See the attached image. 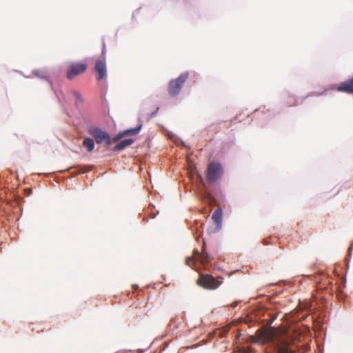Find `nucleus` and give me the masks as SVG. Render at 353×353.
<instances>
[{
    "mask_svg": "<svg viewBox=\"0 0 353 353\" xmlns=\"http://www.w3.org/2000/svg\"><path fill=\"white\" fill-rule=\"evenodd\" d=\"M250 340L253 343L265 344L270 342L277 348V353H294L285 344H284L283 347L279 346L280 339L276 331L272 327L257 330L255 334L251 337Z\"/></svg>",
    "mask_w": 353,
    "mask_h": 353,
    "instance_id": "f257e3e1",
    "label": "nucleus"
},
{
    "mask_svg": "<svg viewBox=\"0 0 353 353\" xmlns=\"http://www.w3.org/2000/svg\"><path fill=\"white\" fill-rule=\"evenodd\" d=\"M196 261H199L203 265H207L210 261V258L205 251V243H203L201 252L198 250H194L191 256H189L185 260V264L191 268H193Z\"/></svg>",
    "mask_w": 353,
    "mask_h": 353,
    "instance_id": "f03ea898",
    "label": "nucleus"
},
{
    "mask_svg": "<svg viewBox=\"0 0 353 353\" xmlns=\"http://www.w3.org/2000/svg\"><path fill=\"white\" fill-rule=\"evenodd\" d=\"M188 77V73L181 74L178 78L172 79L169 82L168 91L170 96L177 95L181 91L184 83Z\"/></svg>",
    "mask_w": 353,
    "mask_h": 353,
    "instance_id": "7ed1b4c3",
    "label": "nucleus"
},
{
    "mask_svg": "<svg viewBox=\"0 0 353 353\" xmlns=\"http://www.w3.org/2000/svg\"><path fill=\"white\" fill-rule=\"evenodd\" d=\"M222 279L221 277L214 278L210 274L199 273L196 283L201 287H219L222 284Z\"/></svg>",
    "mask_w": 353,
    "mask_h": 353,
    "instance_id": "20e7f679",
    "label": "nucleus"
},
{
    "mask_svg": "<svg viewBox=\"0 0 353 353\" xmlns=\"http://www.w3.org/2000/svg\"><path fill=\"white\" fill-rule=\"evenodd\" d=\"M88 133L94 139L97 143L104 142L106 145L112 144V140L108 133L97 127H90Z\"/></svg>",
    "mask_w": 353,
    "mask_h": 353,
    "instance_id": "39448f33",
    "label": "nucleus"
},
{
    "mask_svg": "<svg viewBox=\"0 0 353 353\" xmlns=\"http://www.w3.org/2000/svg\"><path fill=\"white\" fill-rule=\"evenodd\" d=\"M105 53H106V47L105 42L103 41V46L101 50V57L103 59L97 60L96 61L94 70L97 73V80H102L106 76V64H105Z\"/></svg>",
    "mask_w": 353,
    "mask_h": 353,
    "instance_id": "423d86ee",
    "label": "nucleus"
},
{
    "mask_svg": "<svg viewBox=\"0 0 353 353\" xmlns=\"http://www.w3.org/2000/svg\"><path fill=\"white\" fill-rule=\"evenodd\" d=\"M223 174V168L220 163L211 162L208 164L207 169V179L210 183L218 180Z\"/></svg>",
    "mask_w": 353,
    "mask_h": 353,
    "instance_id": "0eeeda50",
    "label": "nucleus"
},
{
    "mask_svg": "<svg viewBox=\"0 0 353 353\" xmlns=\"http://www.w3.org/2000/svg\"><path fill=\"white\" fill-rule=\"evenodd\" d=\"M87 69L85 63H75L71 64L67 70L66 77L68 79H72L75 77L83 74Z\"/></svg>",
    "mask_w": 353,
    "mask_h": 353,
    "instance_id": "6e6552de",
    "label": "nucleus"
},
{
    "mask_svg": "<svg viewBox=\"0 0 353 353\" xmlns=\"http://www.w3.org/2000/svg\"><path fill=\"white\" fill-rule=\"evenodd\" d=\"M336 90L339 92L353 94V75L349 79L342 82Z\"/></svg>",
    "mask_w": 353,
    "mask_h": 353,
    "instance_id": "1a4fd4ad",
    "label": "nucleus"
},
{
    "mask_svg": "<svg viewBox=\"0 0 353 353\" xmlns=\"http://www.w3.org/2000/svg\"><path fill=\"white\" fill-rule=\"evenodd\" d=\"M212 219L216 224V228L219 230L221 228L222 223V210L221 208H217L216 210H215L212 216Z\"/></svg>",
    "mask_w": 353,
    "mask_h": 353,
    "instance_id": "9d476101",
    "label": "nucleus"
},
{
    "mask_svg": "<svg viewBox=\"0 0 353 353\" xmlns=\"http://www.w3.org/2000/svg\"><path fill=\"white\" fill-rule=\"evenodd\" d=\"M133 143H134V140L132 139L123 140L114 147L113 150L114 151L122 150L124 148H125L126 147L132 144Z\"/></svg>",
    "mask_w": 353,
    "mask_h": 353,
    "instance_id": "9b49d317",
    "label": "nucleus"
},
{
    "mask_svg": "<svg viewBox=\"0 0 353 353\" xmlns=\"http://www.w3.org/2000/svg\"><path fill=\"white\" fill-rule=\"evenodd\" d=\"M82 145L88 152H91L94 148V140L89 137L85 138L83 141Z\"/></svg>",
    "mask_w": 353,
    "mask_h": 353,
    "instance_id": "f8f14e48",
    "label": "nucleus"
},
{
    "mask_svg": "<svg viewBox=\"0 0 353 353\" xmlns=\"http://www.w3.org/2000/svg\"><path fill=\"white\" fill-rule=\"evenodd\" d=\"M141 127H142V125H140L137 128L126 130L123 131L122 132H123L124 137L127 136V135H135L139 132Z\"/></svg>",
    "mask_w": 353,
    "mask_h": 353,
    "instance_id": "ddd939ff",
    "label": "nucleus"
},
{
    "mask_svg": "<svg viewBox=\"0 0 353 353\" xmlns=\"http://www.w3.org/2000/svg\"><path fill=\"white\" fill-rule=\"evenodd\" d=\"M70 94L72 95L73 97H74L77 102H79V103L83 102V99L81 97V94L79 92H77L76 90H72L70 92Z\"/></svg>",
    "mask_w": 353,
    "mask_h": 353,
    "instance_id": "4468645a",
    "label": "nucleus"
},
{
    "mask_svg": "<svg viewBox=\"0 0 353 353\" xmlns=\"http://www.w3.org/2000/svg\"><path fill=\"white\" fill-rule=\"evenodd\" d=\"M123 137L124 135L122 132L119 133V134L117 137H114L112 139H111L112 143L118 141L120 139H121Z\"/></svg>",
    "mask_w": 353,
    "mask_h": 353,
    "instance_id": "2eb2a0df",
    "label": "nucleus"
},
{
    "mask_svg": "<svg viewBox=\"0 0 353 353\" xmlns=\"http://www.w3.org/2000/svg\"><path fill=\"white\" fill-rule=\"evenodd\" d=\"M26 192L29 194L31 193L32 190L30 189H26Z\"/></svg>",
    "mask_w": 353,
    "mask_h": 353,
    "instance_id": "dca6fc26",
    "label": "nucleus"
},
{
    "mask_svg": "<svg viewBox=\"0 0 353 353\" xmlns=\"http://www.w3.org/2000/svg\"><path fill=\"white\" fill-rule=\"evenodd\" d=\"M237 305V302H234L232 304V307H234Z\"/></svg>",
    "mask_w": 353,
    "mask_h": 353,
    "instance_id": "f3484780",
    "label": "nucleus"
},
{
    "mask_svg": "<svg viewBox=\"0 0 353 353\" xmlns=\"http://www.w3.org/2000/svg\"><path fill=\"white\" fill-rule=\"evenodd\" d=\"M132 287L135 288V287H138V285H132Z\"/></svg>",
    "mask_w": 353,
    "mask_h": 353,
    "instance_id": "a211bd4d",
    "label": "nucleus"
},
{
    "mask_svg": "<svg viewBox=\"0 0 353 353\" xmlns=\"http://www.w3.org/2000/svg\"><path fill=\"white\" fill-rule=\"evenodd\" d=\"M266 353H270V352H268L267 351V352H266Z\"/></svg>",
    "mask_w": 353,
    "mask_h": 353,
    "instance_id": "6ab92c4d",
    "label": "nucleus"
}]
</instances>
